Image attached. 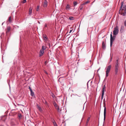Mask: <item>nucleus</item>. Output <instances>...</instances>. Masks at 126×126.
Listing matches in <instances>:
<instances>
[{
  "instance_id": "1",
  "label": "nucleus",
  "mask_w": 126,
  "mask_h": 126,
  "mask_svg": "<svg viewBox=\"0 0 126 126\" xmlns=\"http://www.w3.org/2000/svg\"><path fill=\"white\" fill-rule=\"evenodd\" d=\"M119 13L123 16L126 15V4L124 3L123 1L121 2Z\"/></svg>"
},
{
  "instance_id": "2",
  "label": "nucleus",
  "mask_w": 126,
  "mask_h": 126,
  "mask_svg": "<svg viewBox=\"0 0 126 126\" xmlns=\"http://www.w3.org/2000/svg\"><path fill=\"white\" fill-rule=\"evenodd\" d=\"M111 67V65H110L109 66L106 67L105 69H106V78L109 76V74L110 71Z\"/></svg>"
},
{
  "instance_id": "3",
  "label": "nucleus",
  "mask_w": 126,
  "mask_h": 126,
  "mask_svg": "<svg viewBox=\"0 0 126 126\" xmlns=\"http://www.w3.org/2000/svg\"><path fill=\"white\" fill-rule=\"evenodd\" d=\"M119 28L118 26H116L114 29V30L113 31V34L114 35H117L119 32Z\"/></svg>"
},
{
  "instance_id": "4",
  "label": "nucleus",
  "mask_w": 126,
  "mask_h": 126,
  "mask_svg": "<svg viewBox=\"0 0 126 126\" xmlns=\"http://www.w3.org/2000/svg\"><path fill=\"white\" fill-rule=\"evenodd\" d=\"M103 104H104L105 105L104 106V120H105L106 118V108L105 107V99L104 98L103 99Z\"/></svg>"
},
{
  "instance_id": "5",
  "label": "nucleus",
  "mask_w": 126,
  "mask_h": 126,
  "mask_svg": "<svg viewBox=\"0 0 126 126\" xmlns=\"http://www.w3.org/2000/svg\"><path fill=\"white\" fill-rule=\"evenodd\" d=\"M115 40V38H113L112 35V32H111L110 34V46H112L113 42Z\"/></svg>"
},
{
  "instance_id": "6",
  "label": "nucleus",
  "mask_w": 126,
  "mask_h": 126,
  "mask_svg": "<svg viewBox=\"0 0 126 126\" xmlns=\"http://www.w3.org/2000/svg\"><path fill=\"white\" fill-rule=\"evenodd\" d=\"M47 5V0H45L43 3V6L44 7H46Z\"/></svg>"
},
{
  "instance_id": "7",
  "label": "nucleus",
  "mask_w": 126,
  "mask_h": 126,
  "mask_svg": "<svg viewBox=\"0 0 126 126\" xmlns=\"http://www.w3.org/2000/svg\"><path fill=\"white\" fill-rule=\"evenodd\" d=\"M106 88V87H105V85H104L103 87V88L102 89V94H104L105 92L106 91V90H105V88Z\"/></svg>"
},
{
  "instance_id": "8",
  "label": "nucleus",
  "mask_w": 126,
  "mask_h": 126,
  "mask_svg": "<svg viewBox=\"0 0 126 126\" xmlns=\"http://www.w3.org/2000/svg\"><path fill=\"white\" fill-rule=\"evenodd\" d=\"M44 53V51L41 49L40 51V54L39 55V56L40 57L42 56V55Z\"/></svg>"
},
{
  "instance_id": "9",
  "label": "nucleus",
  "mask_w": 126,
  "mask_h": 126,
  "mask_svg": "<svg viewBox=\"0 0 126 126\" xmlns=\"http://www.w3.org/2000/svg\"><path fill=\"white\" fill-rule=\"evenodd\" d=\"M53 105L55 107L56 109L59 107V106L57 105V104L55 101H54L53 102Z\"/></svg>"
},
{
  "instance_id": "10",
  "label": "nucleus",
  "mask_w": 126,
  "mask_h": 126,
  "mask_svg": "<svg viewBox=\"0 0 126 126\" xmlns=\"http://www.w3.org/2000/svg\"><path fill=\"white\" fill-rule=\"evenodd\" d=\"M70 5L68 4H67L66 6V10H68L70 9Z\"/></svg>"
},
{
  "instance_id": "11",
  "label": "nucleus",
  "mask_w": 126,
  "mask_h": 126,
  "mask_svg": "<svg viewBox=\"0 0 126 126\" xmlns=\"http://www.w3.org/2000/svg\"><path fill=\"white\" fill-rule=\"evenodd\" d=\"M119 69H115V75H117L118 74Z\"/></svg>"
},
{
  "instance_id": "12",
  "label": "nucleus",
  "mask_w": 126,
  "mask_h": 126,
  "mask_svg": "<svg viewBox=\"0 0 126 126\" xmlns=\"http://www.w3.org/2000/svg\"><path fill=\"white\" fill-rule=\"evenodd\" d=\"M102 47L103 49H105L106 48V45L105 42L104 41L102 42Z\"/></svg>"
},
{
  "instance_id": "13",
  "label": "nucleus",
  "mask_w": 126,
  "mask_h": 126,
  "mask_svg": "<svg viewBox=\"0 0 126 126\" xmlns=\"http://www.w3.org/2000/svg\"><path fill=\"white\" fill-rule=\"evenodd\" d=\"M114 68L115 69H119V64H115Z\"/></svg>"
},
{
  "instance_id": "14",
  "label": "nucleus",
  "mask_w": 126,
  "mask_h": 126,
  "mask_svg": "<svg viewBox=\"0 0 126 126\" xmlns=\"http://www.w3.org/2000/svg\"><path fill=\"white\" fill-rule=\"evenodd\" d=\"M43 36L44 39L46 41L47 39L48 38L47 37L46 35H43Z\"/></svg>"
},
{
  "instance_id": "15",
  "label": "nucleus",
  "mask_w": 126,
  "mask_h": 126,
  "mask_svg": "<svg viewBox=\"0 0 126 126\" xmlns=\"http://www.w3.org/2000/svg\"><path fill=\"white\" fill-rule=\"evenodd\" d=\"M90 2V1L89 0H87L86 2H84L82 4V5H84L85 4H86Z\"/></svg>"
},
{
  "instance_id": "16",
  "label": "nucleus",
  "mask_w": 126,
  "mask_h": 126,
  "mask_svg": "<svg viewBox=\"0 0 126 126\" xmlns=\"http://www.w3.org/2000/svg\"><path fill=\"white\" fill-rule=\"evenodd\" d=\"M32 12V9L31 8L29 9V15L31 14Z\"/></svg>"
},
{
  "instance_id": "17",
  "label": "nucleus",
  "mask_w": 126,
  "mask_h": 126,
  "mask_svg": "<svg viewBox=\"0 0 126 126\" xmlns=\"http://www.w3.org/2000/svg\"><path fill=\"white\" fill-rule=\"evenodd\" d=\"M10 30V28L9 26H8L7 28V31H6V32H9Z\"/></svg>"
},
{
  "instance_id": "18",
  "label": "nucleus",
  "mask_w": 126,
  "mask_h": 126,
  "mask_svg": "<svg viewBox=\"0 0 126 126\" xmlns=\"http://www.w3.org/2000/svg\"><path fill=\"white\" fill-rule=\"evenodd\" d=\"M37 108L39 110H40V111H41L42 110L41 108L37 104Z\"/></svg>"
},
{
  "instance_id": "19",
  "label": "nucleus",
  "mask_w": 126,
  "mask_h": 126,
  "mask_svg": "<svg viewBox=\"0 0 126 126\" xmlns=\"http://www.w3.org/2000/svg\"><path fill=\"white\" fill-rule=\"evenodd\" d=\"M46 49V47L44 46H43L42 47V49H41L43 51L45 50Z\"/></svg>"
},
{
  "instance_id": "20",
  "label": "nucleus",
  "mask_w": 126,
  "mask_h": 126,
  "mask_svg": "<svg viewBox=\"0 0 126 126\" xmlns=\"http://www.w3.org/2000/svg\"><path fill=\"white\" fill-rule=\"evenodd\" d=\"M31 96H34V92L32 91H31Z\"/></svg>"
},
{
  "instance_id": "21",
  "label": "nucleus",
  "mask_w": 126,
  "mask_h": 126,
  "mask_svg": "<svg viewBox=\"0 0 126 126\" xmlns=\"http://www.w3.org/2000/svg\"><path fill=\"white\" fill-rule=\"evenodd\" d=\"M124 27L122 26L121 27V29L120 30V32L121 33H122Z\"/></svg>"
},
{
  "instance_id": "22",
  "label": "nucleus",
  "mask_w": 126,
  "mask_h": 126,
  "mask_svg": "<svg viewBox=\"0 0 126 126\" xmlns=\"http://www.w3.org/2000/svg\"><path fill=\"white\" fill-rule=\"evenodd\" d=\"M77 2L74 1L73 2V4L74 5V6H75L77 4Z\"/></svg>"
},
{
  "instance_id": "23",
  "label": "nucleus",
  "mask_w": 126,
  "mask_h": 126,
  "mask_svg": "<svg viewBox=\"0 0 126 126\" xmlns=\"http://www.w3.org/2000/svg\"><path fill=\"white\" fill-rule=\"evenodd\" d=\"M8 20L9 21V22L10 23H11L12 22V21L11 20V17L10 16L9 17Z\"/></svg>"
},
{
  "instance_id": "24",
  "label": "nucleus",
  "mask_w": 126,
  "mask_h": 126,
  "mask_svg": "<svg viewBox=\"0 0 126 126\" xmlns=\"http://www.w3.org/2000/svg\"><path fill=\"white\" fill-rule=\"evenodd\" d=\"M39 7H40V6L39 5H38L36 9V11H39Z\"/></svg>"
},
{
  "instance_id": "25",
  "label": "nucleus",
  "mask_w": 126,
  "mask_h": 126,
  "mask_svg": "<svg viewBox=\"0 0 126 126\" xmlns=\"http://www.w3.org/2000/svg\"><path fill=\"white\" fill-rule=\"evenodd\" d=\"M51 96H52V97L53 98H54L55 97V95H54V94L53 93H51Z\"/></svg>"
},
{
  "instance_id": "26",
  "label": "nucleus",
  "mask_w": 126,
  "mask_h": 126,
  "mask_svg": "<svg viewBox=\"0 0 126 126\" xmlns=\"http://www.w3.org/2000/svg\"><path fill=\"white\" fill-rule=\"evenodd\" d=\"M74 18L72 16L70 17L69 18L70 20H73L74 19Z\"/></svg>"
},
{
  "instance_id": "27",
  "label": "nucleus",
  "mask_w": 126,
  "mask_h": 126,
  "mask_svg": "<svg viewBox=\"0 0 126 126\" xmlns=\"http://www.w3.org/2000/svg\"><path fill=\"white\" fill-rule=\"evenodd\" d=\"M57 109L58 112H60L61 110H60L59 107L56 109Z\"/></svg>"
},
{
  "instance_id": "28",
  "label": "nucleus",
  "mask_w": 126,
  "mask_h": 126,
  "mask_svg": "<svg viewBox=\"0 0 126 126\" xmlns=\"http://www.w3.org/2000/svg\"><path fill=\"white\" fill-rule=\"evenodd\" d=\"M18 117L20 118L22 116V115L20 113H19L18 114Z\"/></svg>"
},
{
  "instance_id": "29",
  "label": "nucleus",
  "mask_w": 126,
  "mask_h": 126,
  "mask_svg": "<svg viewBox=\"0 0 126 126\" xmlns=\"http://www.w3.org/2000/svg\"><path fill=\"white\" fill-rule=\"evenodd\" d=\"M118 59H117V60L116 62L115 63V64H119V63H118Z\"/></svg>"
},
{
  "instance_id": "30",
  "label": "nucleus",
  "mask_w": 126,
  "mask_h": 126,
  "mask_svg": "<svg viewBox=\"0 0 126 126\" xmlns=\"http://www.w3.org/2000/svg\"><path fill=\"white\" fill-rule=\"evenodd\" d=\"M104 94H102V95H101V100H102L103 99V96H104Z\"/></svg>"
},
{
  "instance_id": "31",
  "label": "nucleus",
  "mask_w": 126,
  "mask_h": 126,
  "mask_svg": "<svg viewBox=\"0 0 126 126\" xmlns=\"http://www.w3.org/2000/svg\"><path fill=\"white\" fill-rule=\"evenodd\" d=\"M53 125L54 126H58L56 122H53Z\"/></svg>"
},
{
  "instance_id": "32",
  "label": "nucleus",
  "mask_w": 126,
  "mask_h": 126,
  "mask_svg": "<svg viewBox=\"0 0 126 126\" xmlns=\"http://www.w3.org/2000/svg\"><path fill=\"white\" fill-rule=\"evenodd\" d=\"M90 119V117H89L87 120V121L86 122H87V123H88Z\"/></svg>"
},
{
  "instance_id": "33",
  "label": "nucleus",
  "mask_w": 126,
  "mask_h": 126,
  "mask_svg": "<svg viewBox=\"0 0 126 126\" xmlns=\"http://www.w3.org/2000/svg\"><path fill=\"white\" fill-rule=\"evenodd\" d=\"M124 24L125 26L126 27V20H125L124 21Z\"/></svg>"
},
{
  "instance_id": "34",
  "label": "nucleus",
  "mask_w": 126,
  "mask_h": 126,
  "mask_svg": "<svg viewBox=\"0 0 126 126\" xmlns=\"http://www.w3.org/2000/svg\"><path fill=\"white\" fill-rule=\"evenodd\" d=\"M82 5H81V6H80V10H81L82 9L83 7L82 6Z\"/></svg>"
},
{
  "instance_id": "35",
  "label": "nucleus",
  "mask_w": 126,
  "mask_h": 126,
  "mask_svg": "<svg viewBox=\"0 0 126 126\" xmlns=\"http://www.w3.org/2000/svg\"><path fill=\"white\" fill-rule=\"evenodd\" d=\"M29 89L30 90V92L31 91H32L31 88V87L30 86L29 87Z\"/></svg>"
},
{
  "instance_id": "36",
  "label": "nucleus",
  "mask_w": 126,
  "mask_h": 126,
  "mask_svg": "<svg viewBox=\"0 0 126 126\" xmlns=\"http://www.w3.org/2000/svg\"><path fill=\"white\" fill-rule=\"evenodd\" d=\"M26 2V0H23L22 2L23 3H25Z\"/></svg>"
},
{
  "instance_id": "37",
  "label": "nucleus",
  "mask_w": 126,
  "mask_h": 126,
  "mask_svg": "<svg viewBox=\"0 0 126 126\" xmlns=\"http://www.w3.org/2000/svg\"><path fill=\"white\" fill-rule=\"evenodd\" d=\"M52 122L53 123V122H56L53 119Z\"/></svg>"
},
{
  "instance_id": "38",
  "label": "nucleus",
  "mask_w": 126,
  "mask_h": 126,
  "mask_svg": "<svg viewBox=\"0 0 126 126\" xmlns=\"http://www.w3.org/2000/svg\"><path fill=\"white\" fill-rule=\"evenodd\" d=\"M88 124V123H87L86 122V126H87Z\"/></svg>"
},
{
  "instance_id": "39",
  "label": "nucleus",
  "mask_w": 126,
  "mask_h": 126,
  "mask_svg": "<svg viewBox=\"0 0 126 126\" xmlns=\"http://www.w3.org/2000/svg\"><path fill=\"white\" fill-rule=\"evenodd\" d=\"M116 35H113V37L114 38H115L116 37V36H115Z\"/></svg>"
},
{
  "instance_id": "40",
  "label": "nucleus",
  "mask_w": 126,
  "mask_h": 126,
  "mask_svg": "<svg viewBox=\"0 0 126 126\" xmlns=\"http://www.w3.org/2000/svg\"><path fill=\"white\" fill-rule=\"evenodd\" d=\"M72 31H73L72 30H70V32H69V33H70L71 32H72Z\"/></svg>"
},
{
  "instance_id": "41",
  "label": "nucleus",
  "mask_w": 126,
  "mask_h": 126,
  "mask_svg": "<svg viewBox=\"0 0 126 126\" xmlns=\"http://www.w3.org/2000/svg\"><path fill=\"white\" fill-rule=\"evenodd\" d=\"M45 27H47V25L46 24L45 25Z\"/></svg>"
},
{
  "instance_id": "42",
  "label": "nucleus",
  "mask_w": 126,
  "mask_h": 126,
  "mask_svg": "<svg viewBox=\"0 0 126 126\" xmlns=\"http://www.w3.org/2000/svg\"><path fill=\"white\" fill-rule=\"evenodd\" d=\"M100 67L99 68V69L97 71V72H98V71L100 70Z\"/></svg>"
},
{
  "instance_id": "43",
  "label": "nucleus",
  "mask_w": 126,
  "mask_h": 126,
  "mask_svg": "<svg viewBox=\"0 0 126 126\" xmlns=\"http://www.w3.org/2000/svg\"><path fill=\"white\" fill-rule=\"evenodd\" d=\"M45 73H46V74H48V73H47V72H46V71H45Z\"/></svg>"
},
{
  "instance_id": "44",
  "label": "nucleus",
  "mask_w": 126,
  "mask_h": 126,
  "mask_svg": "<svg viewBox=\"0 0 126 126\" xmlns=\"http://www.w3.org/2000/svg\"><path fill=\"white\" fill-rule=\"evenodd\" d=\"M112 59V57H111L110 60V62L111 61Z\"/></svg>"
},
{
  "instance_id": "45",
  "label": "nucleus",
  "mask_w": 126,
  "mask_h": 126,
  "mask_svg": "<svg viewBox=\"0 0 126 126\" xmlns=\"http://www.w3.org/2000/svg\"><path fill=\"white\" fill-rule=\"evenodd\" d=\"M95 1V0H94V1L92 3H93Z\"/></svg>"
},
{
  "instance_id": "46",
  "label": "nucleus",
  "mask_w": 126,
  "mask_h": 126,
  "mask_svg": "<svg viewBox=\"0 0 126 126\" xmlns=\"http://www.w3.org/2000/svg\"><path fill=\"white\" fill-rule=\"evenodd\" d=\"M3 23H2V25H3Z\"/></svg>"
},
{
  "instance_id": "47",
  "label": "nucleus",
  "mask_w": 126,
  "mask_h": 126,
  "mask_svg": "<svg viewBox=\"0 0 126 126\" xmlns=\"http://www.w3.org/2000/svg\"><path fill=\"white\" fill-rule=\"evenodd\" d=\"M38 23H39V24H40V22H39Z\"/></svg>"
}]
</instances>
